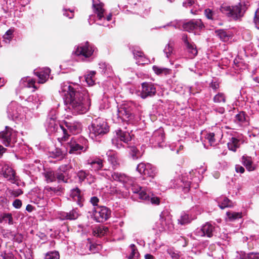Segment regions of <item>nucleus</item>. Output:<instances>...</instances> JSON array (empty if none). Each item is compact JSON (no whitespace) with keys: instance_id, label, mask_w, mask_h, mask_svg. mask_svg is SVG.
Returning <instances> with one entry per match:
<instances>
[{"instance_id":"1","label":"nucleus","mask_w":259,"mask_h":259,"mask_svg":"<svg viewBox=\"0 0 259 259\" xmlns=\"http://www.w3.org/2000/svg\"><path fill=\"white\" fill-rule=\"evenodd\" d=\"M59 92L62 96H67L64 102L72 113L84 114L89 110L91 103L85 89L74 88L68 83L63 82L61 84Z\"/></svg>"},{"instance_id":"2","label":"nucleus","mask_w":259,"mask_h":259,"mask_svg":"<svg viewBox=\"0 0 259 259\" xmlns=\"http://www.w3.org/2000/svg\"><path fill=\"white\" fill-rule=\"evenodd\" d=\"M88 148V140L82 137H72L66 143V150L70 154H79L81 152H85Z\"/></svg>"},{"instance_id":"3","label":"nucleus","mask_w":259,"mask_h":259,"mask_svg":"<svg viewBox=\"0 0 259 259\" xmlns=\"http://www.w3.org/2000/svg\"><path fill=\"white\" fill-rule=\"evenodd\" d=\"M47 131L50 133L57 132L58 135L57 138L59 142L62 143L69 141L70 136L68 134L67 130L64 125H58L53 118H50L47 122Z\"/></svg>"},{"instance_id":"4","label":"nucleus","mask_w":259,"mask_h":259,"mask_svg":"<svg viewBox=\"0 0 259 259\" xmlns=\"http://www.w3.org/2000/svg\"><path fill=\"white\" fill-rule=\"evenodd\" d=\"M246 9L244 4L240 3L233 7L223 4L220 8V11L228 17L236 20L243 16Z\"/></svg>"},{"instance_id":"5","label":"nucleus","mask_w":259,"mask_h":259,"mask_svg":"<svg viewBox=\"0 0 259 259\" xmlns=\"http://www.w3.org/2000/svg\"><path fill=\"white\" fill-rule=\"evenodd\" d=\"M89 129L90 137L94 139L107 134L109 132V127L104 120L98 118L93 120L92 124L89 126Z\"/></svg>"},{"instance_id":"6","label":"nucleus","mask_w":259,"mask_h":259,"mask_svg":"<svg viewBox=\"0 0 259 259\" xmlns=\"http://www.w3.org/2000/svg\"><path fill=\"white\" fill-rule=\"evenodd\" d=\"M135 106L132 103H127L121 105L117 111V116L119 121L126 122L127 123H132L134 119V109Z\"/></svg>"},{"instance_id":"7","label":"nucleus","mask_w":259,"mask_h":259,"mask_svg":"<svg viewBox=\"0 0 259 259\" xmlns=\"http://www.w3.org/2000/svg\"><path fill=\"white\" fill-rule=\"evenodd\" d=\"M132 190L133 193L137 194L140 199L150 202L153 204H159V199L157 197L154 196L153 194L150 195L141 186L137 185H133L132 187Z\"/></svg>"},{"instance_id":"8","label":"nucleus","mask_w":259,"mask_h":259,"mask_svg":"<svg viewBox=\"0 0 259 259\" xmlns=\"http://www.w3.org/2000/svg\"><path fill=\"white\" fill-rule=\"evenodd\" d=\"M116 137L112 140V144L118 149L124 147L121 142L127 144L131 140L132 137L127 132L122 131L121 130H117L116 131Z\"/></svg>"},{"instance_id":"9","label":"nucleus","mask_w":259,"mask_h":259,"mask_svg":"<svg viewBox=\"0 0 259 259\" xmlns=\"http://www.w3.org/2000/svg\"><path fill=\"white\" fill-rule=\"evenodd\" d=\"M110 210L105 206L95 207L93 210L94 219L98 222H103L110 217Z\"/></svg>"},{"instance_id":"10","label":"nucleus","mask_w":259,"mask_h":259,"mask_svg":"<svg viewBox=\"0 0 259 259\" xmlns=\"http://www.w3.org/2000/svg\"><path fill=\"white\" fill-rule=\"evenodd\" d=\"M156 228L159 231H171L174 229V225L170 217L165 218L163 213H161L159 220L156 223Z\"/></svg>"},{"instance_id":"11","label":"nucleus","mask_w":259,"mask_h":259,"mask_svg":"<svg viewBox=\"0 0 259 259\" xmlns=\"http://www.w3.org/2000/svg\"><path fill=\"white\" fill-rule=\"evenodd\" d=\"M16 133L12 128L6 127V130L0 133V139L6 146H12V144L16 142Z\"/></svg>"},{"instance_id":"12","label":"nucleus","mask_w":259,"mask_h":259,"mask_svg":"<svg viewBox=\"0 0 259 259\" xmlns=\"http://www.w3.org/2000/svg\"><path fill=\"white\" fill-rule=\"evenodd\" d=\"M216 228L210 223H207L201 228H197L195 231V234L198 237H211L215 231Z\"/></svg>"},{"instance_id":"13","label":"nucleus","mask_w":259,"mask_h":259,"mask_svg":"<svg viewBox=\"0 0 259 259\" xmlns=\"http://www.w3.org/2000/svg\"><path fill=\"white\" fill-rule=\"evenodd\" d=\"M137 170L141 174L152 178L156 174V168L150 163H140L138 165Z\"/></svg>"},{"instance_id":"14","label":"nucleus","mask_w":259,"mask_h":259,"mask_svg":"<svg viewBox=\"0 0 259 259\" xmlns=\"http://www.w3.org/2000/svg\"><path fill=\"white\" fill-rule=\"evenodd\" d=\"M94 50L89 42H86L84 45L77 47L74 54L77 56H82L85 58L90 57L93 53Z\"/></svg>"},{"instance_id":"15","label":"nucleus","mask_w":259,"mask_h":259,"mask_svg":"<svg viewBox=\"0 0 259 259\" xmlns=\"http://www.w3.org/2000/svg\"><path fill=\"white\" fill-rule=\"evenodd\" d=\"M156 92V88L153 84L151 82H143L142 84L140 95L142 98L145 99L154 96Z\"/></svg>"},{"instance_id":"16","label":"nucleus","mask_w":259,"mask_h":259,"mask_svg":"<svg viewBox=\"0 0 259 259\" xmlns=\"http://www.w3.org/2000/svg\"><path fill=\"white\" fill-rule=\"evenodd\" d=\"M21 107H20L17 102H12L7 107V113L9 118L13 120L19 118L20 111Z\"/></svg>"},{"instance_id":"17","label":"nucleus","mask_w":259,"mask_h":259,"mask_svg":"<svg viewBox=\"0 0 259 259\" xmlns=\"http://www.w3.org/2000/svg\"><path fill=\"white\" fill-rule=\"evenodd\" d=\"M203 27L204 25L200 19L192 20L183 25L184 29L189 32L200 30Z\"/></svg>"},{"instance_id":"18","label":"nucleus","mask_w":259,"mask_h":259,"mask_svg":"<svg viewBox=\"0 0 259 259\" xmlns=\"http://www.w3.org/2000/svg\"><path fill=\"white\" fill-rule=\"evenodd\" d=\"M173 180L171 181V182ZM174 181L172 185H171V187H182L184 193H187L189 192L190 187V182L188 181L187 179L182 178L176 180H174Z\"/></svg>"},{"instance_id":"19","label":"nucleus","mask_w":259,"mask_h":259,"mask_svg":"<svg viewBox=\"0 0 259 259\" xmlns=\"http://www.w3.org/2000/svg\"><path fill=\"white\" fill-rule=\"evenodd\" d=\"M104 160L99 157H95L87 160V164L91 166V170L98 171L103 167Z\"/></svg>"},{"instance_id":"20","label":"nucleus","mask_w":259,"mask_h":259,"mask_svg":"<svg viewBox=\"0 0 259 259\" xmlns=\"http://www.w3.org/2000/svg\"><path fill=\"white\" fill-rule=\"evenodd\" d=\"M3 176L12 183H17L18 179L16 176V173L12 168L9 166H5L3 170Z\"/></svg>"},{"instance_id":"21","label":"nucleus","mask_w":259,"mask_h":259,"mask_svg":"<svg viewBox=\"0 0 259 259\" xmlns=\"http://www.w3.org/2000/svg\"><path fill=\"white\" fill-rule=\"evenodd\" d=\"M65 128L68 132L73 134H77L81 131V125L79 122H64Z\"/></svg>"},{"instance_id":"22","label":"nucleus","mask_w":259,"mask_h":259,"mask_svg":"<svg viewBox=\"0 0 259 259\" xmlns=\"http://www.w3.org/2000/svg\"><path fill=\"white\" fill-rule=\"evenodd\" d=\"M130 49L133 52L134 58L138 60L137 63L144 64L145 62L144 55L140 49L138 47L133 46L130 47Z\"/></svg>"},{"instance_id":"23","label":"nucleus","mask_w":259,"mask_h":259,"mask_svg":"<svg viewBox=\"0 0 259 259\" xmlns=\"http://www.w3.org/2000/svg\"><path fill=\"white\" fill-rule=\"evenodd\" d=\"M106 155L108 157V161L111 163L113 168H117L119 166V163L118 161L115 152L113 150H109L107 152Z\"/></svg>"},{"instance_id":"24","label":"nucleus","mask_w":259,"mask_h":259,"mask_svg":"<svg viewBox=\"0 0 259 259\" xmlns=\"http://www.w3.org/2000/svg\"><path fill=\"white\" fill-rule=\"evenodd\" d=\"M70 196L72 199L77 202V204L81 206L83 198L81 195L80 190L78 188H75L71 190Z\"/></svg>"},{"instance_id":"25","label":"nucleus","mask_w":259,"mask_h":259,"mask_svg":"<svg viewBox=\"0 0 259 259\" xmlns=\"http://www.w3.org/2000/svg\"><path fill=\"white\" fill-rule=\"evenodd\" d=\"M51 70L49 68H45L44 70L35 72L36 75L38 77V83H44L48 79Z\"/></svg>"},{"instance_id":"26","label":"nucleus","mask_w":259,"mask_h":259,"mask_svg":"<svg viewBox=\"0 0 259 259\" xmlns=\"http://www.w3.org/2000/svg\"><path fill=\"white\" fill-rule=\"evenodd\" d=\"M20 84L22 88H33L34 90H33V91H34V90L37 89V87L35 85V81L29 77L22 78L20 81Z\"/></svg>"},{"instance_id":"27","label":"nucleus","mask_w":259,"mask_h":259,"mask_svg":"<svg viewBox=\"0 0 259 259\" xmlns=\"http://www.w3.org/2000/svg\"><path fill=\"white\" fill-rule=\"evenodd\" d=\"M111 180L118 181L121 183H126L128 180V178L124 174L117 171L111 172Z\"/></svg>"},{"instance_id":"28","label":"nucleus","mask_w":259,"mask_h":259,"mask_svg":"<svg viewBox=\"0 0 259 259\" xmlns=\"http://www.w3.org/2000/svg\"><path fill=\"white\" fill-rule=\"evenodd\" d=\"M78 217V213L75 209H73L69 212H62L60 218L62 220H73L76 219Z\"/></svg>"},{"instance_id":"29","label":"nucleus","mask_w":259,"mask_h":259,"mask_svg":"<svg viewBox=\"0 0 259 259\" xmlns=\"http://www.w3.org/2000/svg\"><path fill=\"white\" fill-rule=\"evenodd\" d=\"M218 203L220 208L223 209L226 207H232L234 206L233 203L227 198L223 197L218 199Z\"/></svg>"},{"instance_id":"30","label":"nucleus","mask_w":259,"mask_h":259,"mask_svg":"<svg viewBox=\"0 0 259 259\" xmlns=\"http://www.w3.org/2000/svg\"><path fill=\"white\" fill-rule=\"evenodd\" d=\"M229 150L236 151L237 148L239 147V140L235 137H231L227 144Z\"/></svg>"},{"instance_id":"31","label":"nucleus","mask_w":259,"mask_h":259,"mask_svg":"<svg viewBox=\"0 0 259 259\" xmlns=\"http://www.w3.org/2000/svg\"><path fill=\"white\" fill-rule=\"evenodd\" d=\"M94 8V12L97 15V17L99 20H101L104 16V10L103 8V5L102 4H93Z\"/></svg>"},{"instance_id":"32","label":"nucleus","mask_w":259,"mask_h":259,"mask_svg":"<svg viewBox=\"0 0 259 259\" xmlns=\"http://www.w3.org/2000/svg\"><path fill=\"white\" fill-rule=\"evenodd\" d=\"M186 50L189 53L191 57H194L197 54V50L194 42H190L186 45Z\"/></svg>"},{"instance_id":"33","label":"nucleus","mask_w":259,"mask_h":259,"mask_svg":"<svg viewBox=\"0 0 259 259\" xmlns=\"http://www.w3.org/2000/svg\"><path fill=\"white\" fill-rule=\"evenodd\" d=\"M153 138H155V141L157 143L159 146H161L160 144L164 141V135L162 130H159L154 132Z\"/></svg>"},{"instance_id":"34","label":"nucleus","mask_w":259,"mask_h":259,"mask_svg":"<svg viewBox=\"0 0 259 259\" xmlns=\"http://www.w3.org/2000/svg\"><path fill=\"white\" fill-rule=\"evenodd\" d=\"M26 100L28 102L30 103L29 106L32 109H34V108H37L38 105L40 104L38 103L39 99L36 95L29 96Z\"/></svg>"},{"instance_id":"35","label":"nucleus","mask_w":259,"mask_h":259,"mask_svg":"<svg viewBox=\"0 0 259 259\" xmlns=\"http://www.w3.org/2000/svg\"><path fill=\"white\" fill-rule=\"evenodd\" d=\"M153 70L154 71V72L157 75H167L170 74L171 72V70L168 68L160 67L157 66H153Z\"/></svg>"},{"instance_id":"36","label":"nucleus","mask_w":259,"mask_h":259,"mask_svg":"<svg viewBox=\"0 0 259 259\" xmlns=\"http://www.w3.org/2000/svg\"><path fill=\"white\" fill-rule=\"evenodd\" d=\"M242 163L249 171L254 170V167L252 165V162L251 157L243 156Z\"/></svg>"},{"instance_id":"37","label":"nucleus","mask_w":259,"mask_h":259,"mask_svg":"<svg viewBox=\"0 0 259 259\" xmlns=\"http://www.w3.org/2000/svg\"><path fill=\"white\" fill-rule=\"evenodd\" d=\"M129 153L134 159H137L142 156L141 153L135 146L128 147Z\"/></svg>"},{"instance_id":"38","label":"nucleus","mask_w":259,"mask_h":259,"mask_svg":"<svg viewBox=\"0 0 259 259\" xmlns=\"http://www.w3.org/2000/svg\"><path fill=\"white\" fill-rule=\"evenodd\" d=\"M226 215L229 221H233L242 217V213L234 211H227Z\"/></svg>"},{"instance_id":"39","label":"nucleus","mask_w":259,"mask_h":259,"mask_svg":"<svg viewBox=\"0 0 259 259\" xmlns=\"http://www.w3.org/2000/svg\"><path fill=\"white\" fill-rule=\"evenodd\" d=\"M215 33L223 41H227L229 39V35L224 30L219 29L215 30Z\"/></svg>"},{"instance_id":"40","label":"nucleus","mask_w":259,"mask_h":259,"mask_svg":"<svg viewBox=\"0 0 259 259\" xmlns=\"http://www.w3.org/2000/svg\"><path fill=\"white\" fill-rule=\"evenodd\" d=\"M45 190L47 192H50L51 194L60 195L63 191V188L59 186L57 187L46 186L45 187Z\"/></svg>"},{"instance_id":"41","label":"nucleus","mask_w":259,"mask_h":259,"mask_svg":"<svg viewBox=\"0 0 259 259\" xmlns=\"http://www.w3.org/2000/svg\"><path fill=\"white\" fill-rule=\"evenodd\" d=\"M66 154V152L61 150L60 148H56L52 152V157L59 159L63 158Z\"/></svg>"},{"instance_id":"42","label":"nucleus","mask_w":259,"mask_h":259,"mask_svg":"<svg viewBox=\"0 0 259 259\" xmlns=\"http://www.w3.org/2000/svg\"><path fill=\"white\" fill-rule=\"evenodd\" d=\"M108 231V227L101 226L98 227L96 229V230L94 231L95 233V235H96L97 236H104Z\"/></svg>"},{"instance_id":"43","label":"nucleus","mask_w":259,"mask_h":259,"mask_svg":"<svg viewBox=\"0 0 259 259\" xmlns=\"http://www.w3.org/2000/svg\"><path fill=\"white\" fill-rule=\"evenodd\" d=\"M45 177L48 183L54 182L56 179V172L53 171H47L45 174Z\"/></svg>"},{"instance_id":"44","label":"nucleus","mask_w":259,"mask_h":259,"mask_svg":"<svg viewBox=\"0 0 259 259\" xmlns=\"http://www.w3.org/2000/svg\"><path fill=\"white\" fill-rule=\"evenodd\" d=\"M96 72L95 71H91L88 74L85 76V79L87 83L90 86L94 84V77Z\"/></svg>"},{"instance_id":"45","label":"nucleus","mask_w":259,"mask_h":259,"mask_svg":"<svg viewBox=\"0 0 259 259\" xmlns=\"http://www.w3.org/2000/svg\"><path fill=\"white\" fill-rule=\"evenodd\" d=\"M131 252L128 257V259H137L139 256V252L136 246L132 244L130 245Z\"/></svg>"},{"instance_id":"46","label":"nucleus","mask_w":259,"mask_h":259,"mask_svg":"<svg viewBox=\"0 0 259 259\" xmlns=\"http://www.w3.org/2000/svg\"><path fill=\"white\" fill-rule=\"evenodd\" d=\"M213 101L214 103H220L221 102L225 103L226 102V97L223 93H219L214 96Z\"/></svg>"},{"instance_id":"47","label":"nucleus","mask_w":259,"mask_h":259,"mask_svg":"<svg viewBox=\"0 0 259 259\" xmlns=\"http://www.w3.org/2000/svg\"><path fill=\"white\" fill-rule=\"evenodd\" d=\"M178 222L181 225H184L190 222V219L187 214L183 213L181 215L180 219H178Z\"/></svg>"},{"instance_id":"48","label":"nucleus","mask_w":259,"mask_h":259,"mask_svg":"<svg viewBox=\"0 0 259 259\" xmlns=\"http://www.w3.org/2000/svg\"><path fill=\"white\" fill-rule=\"evenodd\" d=\"M88 172L84 170H80L77 173V176L78 177L79 181L80 183L84 181L87 178H88Z\"/></svg>"},{"instance_id":"49","label":"nucleus","mask_w":259,"mask_h":259,"mask_svg":"<svg viewBox=\"0 0 259 259\" xmlns=\"http://www.w3.org/2000/svg\"><path fill=\"white\" fill-rule=\"evenodd\" d=\"M206 139L208 140L209 143L211 146L216 145L217 141L214 138V134L213 133H209L206 135Z\"/></svg>"},{"instance_id":"50","label":"nucleus","mask_w":259,"mask_h":259,"mask_svg":"<svg viewBox=\"0 0 259 259\" xmlns=\"http://www.w3.org/2000/svg\"><path fill=\"white\" fill-rule=\"evenodd\" d=\"M235 121L239 123H243L246 121L245 114L244 112H240L235 116Z\"/></svg>"},{"instance_id":"51","label":"nucleus","mask_w":259,"mask_h":259,"mask_svg":"<svg viewBox=\"0 0 259 259\" xmlns=\"http://www.w3.org/2000/svg\"><path fill=\"white\" fill-rule=\"evenodd\" d=\"M56 179H58L59 182H63L64 183H68L69 178L66 176L63 173L56 172Z\"/></svg>"},{"instance_id":"52","label":"nucleus","mask_w":259,"mask_h":259,"mask_svg":"<svg viewBox=\"0 0 259 259\" xmlns=\"http://www.w3.org/2000/svg\"><path fill=\"white\" fill-rule=\"evenodd\" d=\"M204 15L207 19L213 20L214 18L215 13L211 9H206L204 10Z\"/></svg>"},{"instance_id":"53","label":"nucleus","mask_w":259,"mask_h":259,"mask_svg":"<svg viewBox=\"0 0 259 259\" xmlns=\"http://www.w3.org/2000/svg\"><path fill=\"white\" fill-rule=\"evenodd\" d=\"M164 53L166 54V56L167 58L172 54L173 51V46L172 45L169 43L165 47L163 50Z\"/></svg>"},{"instance_id":"54","label":"nucleus","mask_w":259,"mask_h":259,"mask_svg":"<svg viewBox=\"0 0 259 259\" xmlns=\"http://www.w3.org/2000/svg\"><path fill=\"white\" fill-rule=\"evenodd\" d=\"M4 222L8 223L9 225H12L13 224V219L11 213H7L3 214V218Z\"/></svg>"},{"instance_id":"55","label":"nucleus","mask_w":259,"mask_h":259,"mask_svg":"<svg viewBox=\"0 0 259 259\" xmlns=\"http://www.w3.org/2000/svg\"><path fill=\"white\" fill-rule=\"evenodd\" d=\"M59 254L57 251H53L48 253L45 256V259H59Z\"/></svg>"},{"instance_id":"56","label":"nucleus","mask_w":259,"mask_h":259,"mask_svg":"<svg viewBox=\"0 0 259 259\" xmlns=\"http://www.w3.org/2000/svg\"><path fill=\"white\" fill-rule=\"evenodd\" d=\"M1 256L3 259H17L12 252L5 251L2 253Z\"/></svg>"},{"instance_id":"57","label":"nucleus","mask_w":259,"mask_h":259,"mask_svg":"<svg viewBox=\"0 0 259 259\" xmlns=\"http://www.w3.org/2000/svg\"><path fill=\"white\" fill-rule=\"evenodd\" d=\"M72 168V166L71 164H63L60 166V169L63 172H66Z\"/></svg>"},{"instance_id":"58","label":"nucleus","mask_w":259,"mask_h":259,"mask_svg":"<svg viewBox=\"0 0 259 259\" xmlns=\"http://www.w3.org/2000/svg\"><path fill=\"white\" fill-rule=\"evenodd\" d=\"M9 201L4 196L0 197V205H2L3 207H6L8 205Z\"/></svg>"},{"instance_id":"59","label":"nucleus","mask_w":259,"mask_h":259,"mask_svg":"<svg viewBox=\"0 0 259 259\" xmlns=\"http://www.w3.org/2000/svg\"><path fill=\"white\" fill-rule=\"evenodd\" d=\"M13 32L14 30L13 29L8 30L4 35V38L10 40L12 38Z\"/></svg>"},{"instance_id":"60","label":"nucleus","mask_w":259,"mask_h":259,"mask_svg":"<svg viewBox=\"0 0 259 259\" xmlns=\"http://www.w3.org/2000/svg\"><path fill=\"white\" fill-rule=\"evenodd\" d=\"M13 206L15 208L19 209L22 206V201L20 199H15L13 202Z\"/></svg>"},{"instance_id":"61","label":"nucleus","mask_w":259,"mask_h":259,"mask_svg":"<svg viewBox=\"0 0 259 259\" xmlns=\"http://www.w3.org/2000/svg\"><path fill=\"white\" fill-rule=\"evenodd\" d=\"M23 191L21 189H18L17 190H13L11 192V194L14 197H16L21 195Z\"/></svg>"},{"instance_id":"62","label":"nucleus","mask_w":259,"mask_h":259,"mask_svg":"<svg viewBox=\"0 0 259 259\" xmlns=\"http://www.w3.org/2000/svg\"><path fill=\"white\" fill-rule=\"evenodd\" d=\"M99 199L97 197H92L90 199L91 203L95 207H97Z\"/></svg>"},{"instance_id":"63","label":"nucleus","mask_w":259,"mask_h":259,"mask_svg":"<svg viewBox=\"0 0 259 259\" xmlns=\"http://www.w3.org/2000/svg\"><path fill=\"white\" fill-rule=\"evenodd\" d=\"M253 22L256 25H259V12L257 10L255 12Z\"/></svg>"},{"instance_id":"64","label":"nucleus","mask_w":259,"mask_h":259,"mask_svg":"<svg viewBox=\"0 0 259 259\" xmlns=\"http://www.w3.org/2000/svg\"><path fill=\"white\" fill-rule=\"evenodd\" d=\"M235 170L237 172L243 174L244 171V168L240 165L237 164L235 165Z\"/></svg>"}]
</instances>
